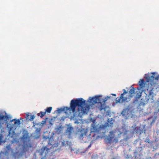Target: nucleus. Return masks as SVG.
Instances as JSON below:
<instances>
[{"label":"nucleus","mask_w":159,"mask_h":159,"mask_svg":"<svg viewBox=\"0 0 159 159\" xmlns=\"http://www.w3.org/2000/svg\"><path fill=\"white\" fill-rule=\"evenodd\" d=\"M85 102L86 101L82 98L72 99L70 102V107H66L58 108L57 112L60 113L63 111L66 114H69L71 112L77 113L80 116L86 112V108L84 107Z\"/></svg>","instance_id":"obj_1"},{"label":"nucleus","mask_w":159,"mask_h":159,"mask_svg":"<svg viewBox=\"0 0 159 159\" xmlns=\"http://www.w3.org/2000/svg\"><path fill=\"white\" fill-rule=\"evenodd\" d=\"M44 138L45 139H49L48 145H47L48 148L46 146L42 148L40 150V153L41 156L44 154V156H46L48 154V151L53 147H57L58 146V144L54 143V141L52 137H51L50 138L49 137H44Z\"/></svg>","instance_id":"obj_2"},{"label":"nucleus","mask_w":159,"mask_h":159,"mask_svg":"<svg viewBox=\"0 0 159 159\" xmlns=\"http://www.w3.org/2000/svg\"><path fill=\"white\" fill-rule=\"evenodd\" d=\"M20 123L19 119H13L11 120L7 123V127L9 129V134H10L11 131L13 129H16V128Z\"/></svg>","instance_id":"obj_3"},{"label":"nucleus","mask_w":159,"mask_h":159,"mask_svg":"<svg viewBox=\"0 0 159 159\" xmlns=\"http://www.w3.org/2000/svg\"><path fill=\"white\" fill-rule=\"evenodd\" d=\"M115 136L114 132L111 131L110 132V134L107 137V140L106 141V143L107 144H111L112 142H115V143L118 142V140L116 138L114 139L112 141V140L113 139Z\"/></svg>","instance_id":"obj_4"},{"label":"nucleus","mask_w":159,"mask_h":159,"mask_svg":"<svg viewBox=\"0 0 159 159\" xmlns=\"http://www.w3.org/2000/svg\"><path fill=\"white\" fill-rule=\"evenodd\" d=\"M135 88L134 87H132L131 89H130L129 92V98H131L133 96H134L136 94V98H139L141 96V93L139 92V90H137L135 92Z\"/></svg>","instance_id":"obj_5"},{"label":"nucleus","mask_w":159,"mask_h":159,"mask_svg":"<svg viewBox=\"0 0 159 159\" xmlns=\"http://www.w3.org/2000/svg\"><path fill=\"white\" fill-rule=\"evenodd\" d=\"M111 97V96H107L104 99L101 98V99L102 100V101L98 103L100 104L99 107L100 110L102 111V110H105L106 107L105 103L107 100L108 99H110Z\"/></svg>","instance_id":"obj_6"},{"label":"nucleus","mask_w":159,"mask_h":159,"mask_svg":"<svg viewBox=\"0 0 159 159\" xmlns=\"http://www.w3.org/2000/svg\"><path fill=\"white\" fill-rule=\"evenodd\" d=\"M123 91H124V92L121 94L120 98H119L117 97L116 98V101L117 103L118 102L120 103V102H124L127 101V97H125L124 96V95L125 94L127 93V92L126 91L125 89H124Z\"/></svg>","instance_id":"obj_7"},{"label":"nucleus","mask_w":159,"mask_h":159,"mask_svg":"<svg viewBox=\"0 0 159 159\" xmlns=\"http://www.w3.org/2000/svg\"><path fill=\"white\" fill-rule=\"evenodd\" d=\"M89 99L90 100V103L92 105H93L102 101L101 98L99 96H96L92 98L89 97Z\"/></svg>","instance_id":"obj_8"},{"label":"nucleus","mask_w":159,"mask_h":159,"mask_svg":"<svg viewBox=\"0 0 159 159\" xmlns=\"http://www.w3.org/2000/svg\"><path fill=\"white\" fill-rule=\"evenodd\" d=\"M9 118H10L7 115L4 116L2 114H0V125H2L5 123H7V120Z\"/></svg>","instance_id":"obj_9"},{"label":"nucleus","mask_w":159,"mask_h":159,"mask_svg":"<svg viewBox=\"0 0 159 159\" xmlns=\"http://www.w3.org/2000/svg\"><path fill=\"white\" fill-rule=\"evenodd\" d=\"M152 74H153L151 76L148 75L146 77V78L147 82H149L150 81L153 82L154 80H158V76H157L155 77H154L155 73L153 72L152 73Z\"/></svg>","instance_id":"obj_10"},{"label":"nucleus","mask_w":159,"mask_h":159,"mask_svg":"<svg viewBox=\"0 0 159 159\" xmlns=\"http://www.w3.org/2000/svg\"><path fill=\"white\" fill-rule=\"evenodd\" d=\"M145 89L148 91L149 96H150L153 94V91L154 88L152 87V85L151 83L148 84L146 87Z\"/></svg>","instance_id":"obj_11"},{"label":"nucleus","mask_w":159,"mask_h":159,"mask_svg":"<svg viewBox=\"0 0 159 159\" xmlns=\"http://www.w3.org/2000/svg\"><path fill=\"white\" fill-rule=\"evenodd\" d=\"M73 129V128L71 126L68 127L66 129V134L68 135L69 138L71 137Z\"/></svg>","instance_id":"obj_12"},{"label":"nucleus","mask_w":159,"mask_h":159,"mask_svg":"<svg viewBox=\"0 0 159 159\" xmlns=\"http://www.w3.org/2000/svg\"><path fill=\"white\" fill-rule=\"evenodd\" d=\"M80 132V134L79 137L80 139H83L84 136L86 135V132L84 129L81 130Z\"/></svg>","instance_id":"obj_13"},{"label":"nucleus","mask_w":159,"mask_h":159,"mask_svg":"<svg viewBox=\"0 0 159 159\" xmlns=\"http://www.w3.org/2000/svg\"><path fill=\"white\" fill-rule=\"evenodd\" d=\"M138 84L139 85L140 88H143L144 87L145 85V83L144 80L141 79L139 82Z\"/></svg>","instance_id":"obj_14"},{"label":"nucleus","mask_w":159,"mask_h":159,"mask_svg":"<svg viewBox=\"0 0 159 159\" xmlns=\"http://www.w3.org/2000/svg\"><path fill=\"white\" fill-rule=\"evenodd\" d=\"M92 129L93 130L94 132L98 133L99 132V129L95 125H93V126H92Z\"/></svg>","instance_id":"obj_15"},{"label":"nucleus","mask_w":159,"mask_h":159,"mask_svg":"<svg viewBox=\"0 0 159 159\" xmlns=\"http://www.w3.org/2000/svg\"><path fill=\"white\" fill-rule=\"evenodd\" d=\"M27 119L29 118V120L30 121L33 120L35 118L34 116L33 115H27Z\"/></svg>","instance_id":"obj_16"},{"label":"nucleus","mask_w":159,"mask_h":159,"mask_svg":"<svg viewBox=\"0 0 159 159\" xmlns=\"http://www.w3.org/2000/svg\"><path fill=\"white\" fill-rule=\"evenodd\" d=\"M46 113V112L45 111H40V113L37 114V115L38 116H40V117L42 118L44 116Z\"/></svg>","instance_id":"obj_17"},{"label":"nucleus","mask_w":159,"mask_h":159,"mask_svg":"<svg viewBox=\"0 0 159 159\" xmlns=\"http://www.w3.org/2000/svg\"><path fill=\"white\" fill-rule=\"evenodd\" d=\"M52 107H48L45 110V111L46 112H46L48 113H50L51 112V111H52Z\"/></svg>","instance_id":"obj_18"},{"label":"nucleus","mask_w":159,"mask_h":159,"mask_svg":"<svg viewBox=\"0 0 159 159\" xmlns=\"http://www.w3.org/2000/svg\"><path fill=\"white\" fill-rule=\"evenodd\" d=\"M34 134H36V135H34V137L35 138H39L40 136V131H37Z\"/></svg>","instance_id":"obj_19"},{"label":"nucleus","mask_w":159,"mask_h":159,"mask_svg":"<svg viewBox=\"0 0 159 159\" xmlns=\"http://www.w3.org/2000/svg\"><path fill=\"white\" fill-rule=\"evenodd\" d=\"M6 148L7 149V151H8V152H9L10 151H11V152L12 151V149L11 148L10 145H9L8 146H7L6 147Z\"/></svg>","instance_id":"obj_20"},{"label":"nucleus","mask_w":159,"mask_h":159,"mask_svg":"<svg viewBox=\"0 0 159 159\" xmlns=\"http://www.w3.org/2000/svg\"><path fill=\"white\" fill-rule=\"evenodd\" d=\"M145 142L146 143H150V140L147 137L146 138L145 140Z\"/></svg>","instance_id":"obj_21"},{"label":"nucleus","mask_w":159,"mask_h":159,"mask_svg":"<svg viewBox=\"0 0 159 159\" xmlns=\"http://www.w3.org/2000/svg\"><path fill=\"white\" fill-rule=\"evenodd\" d=\"M91 159H97V157L95 155H92L91 157Z\"/></svg>","instance_id":"obj_22"},{"label":"nucleus","mask_w":159,"mask_h":159,"mask_svg":"<svg viewBox=\"0 0 159 159\" xmlns=\"http://www.w3.org/2000/svg\"><path fill=\"white\" fill-rule=\"evenodd\" d=\"M138 129V127H135V131H136V132L137 133H138V132L137 131V130Z\"/></svg>","instance_id":"obj_23"},{"label":"nucleus","mask_w":159,"mask_h":159,"mask_svg":"<svg viewBox=\"0 0 159 159\" xmlns=\"http://www.w3.org/2000/svg\"><path fill=\"white\" fill-rule=\"evenodd\" d=\"M2 138L1 137H0V143L2 142Z\"/></svg>","instance_id":"obj_24"},{"label":"nucleus","mask_w":159,"mask_h":159,"mask_svg":"<svg viewBox=\"0 0 159 159\" xmlns=\"http://www.w3.org/2000/svg\"><path fill=\"white\" fill-rule=\"evenodd\" d=\"M157 155H159V153H156V154H155V156H156Z\"/></svg>","instance_id":"obj_25"},{"label":"nucleus","mask_w":159,"mask_h":159,"mask_svg":"<svg viewBox=\"0 0 159 159\" xmlns=\"http://www.w3.org/2000/svg\"><path fill=\"white\" fill-rule=\"evenodd\" d=\"M111 95H114V96H116V95L115 94H111Z\"/></svg>","instance_id":"obj_26"},{"label":"nucleus","mask_w":159,"mask_h":159,"mask_svg":"<svg viewBox=\"0 0 159 159\" xmlns=\"http://www.w3.org/2000/svg\"><path fill=\"white\" fill-rule=\"evenodd\" d=\"M116 157H113V158H112L111 159H116Z\"/></svg>","instance_id":"obj_27"},{"label":"nucleus","mask_w":159,"mask_h":159,"mask_svg":"<svg viewBox=\"0 0 159 159\" xmlns=\"http://www.w3.org/2000/svg\"><path fill=\"white\" fill-rule=\"evenodd\" d=\"M91 144L88 146V147H90L91 146Z\"/></svg>","instance_id":"obj_28"}]
</instances>
